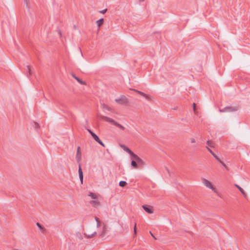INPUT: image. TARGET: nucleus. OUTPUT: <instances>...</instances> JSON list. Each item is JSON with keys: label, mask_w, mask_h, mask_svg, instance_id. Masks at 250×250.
I'll return each mask as SVG.
<instances>
[{"label": "nucleus", "mask_w": 250, "mask_h": 250, "mask_svg": "<svg viewBox=\"0 0 250 250\" xmlns=\"http://www.w3.org/2000/svg\"><path fill=\"white\" fill-rule=\"evenodd\" d=\"M136 91L138 93H139V94H141V93H142V92H141V91H138V90H136Z\"/></svg>", "instance_id": "nucleus-36"}, {"label": "nucleus", "mask_w": 250, "mask_h": 250, "mask_svg": "<svg viewBox=\"0 0 250 250\" xmlns=\"http://www.w3.org/2000/svg\"><path fill=\"white\" fill-rule=\"evenodd\" d=\"M88 196H90L93 199H95L97 198V196L94 193L91 192L89 193Z\"/></svg>", "instance_id": "nucleus-22"}, {"label": "nucleus", "mask_w": 250, "mask_h": 250, "mask_svg": "<svg viewBox=\"0 0 250 250\" xmlns=\"http://www.w3.org/2000/svg\"><path fill=\"white\" fill-rule=\"evenodd\" d=\"M98 117L101 118V119L102 120H104L107 122H109L113 125H114L119 127L120 129H122V130H124L125 129V127L121 125H120V124L118 123L117 122H116L115 121H114L113 119L110 118H109L108 117H106V116H103V115H98Z\"/></svg>", "instance_id": "nucleus-1"}, {"label": "nucleus", "mask_w": 250, "mask_h": 250, "mask_svg": "<svg viewBox=\"0 0 250 250\" xmlns=\"http://www.w3.org/2000/svg\"><path fill=\"white\" fill-rule=\"evenodd\" d=\"M101 106L104 110H107L109 111H111V108L105 104H102Z\"/></svg>", "instance_id": "nucleus-14"}, {"label": "nucleus", "mask_w": 250, "mask_h": 250, "mask_svg": "<svg viewBox=\"0 0 250 250\" xmlns=\"http://www.w3.org/2000/svg\"><path fill=\"white\" fill-rule=\"evenodd\" d=\"M228 112L236 111L239 109L238 106H227Z\"/></svg>", "instance_id": "nucleus-13"}, {"label": "nucleus", "mask_w": 250, "mask_h": 250, "mask_svg": "<svg viewBox=\"0 0 250 250\" xmlns=\"http://www.w3.org/2000/svg\"><path fill=\"white\" fill-rule=\"evenodd\" d=\"M143 208L146 212L149 214H151L153 213V210L152 208L149 206L144 205L143 206Z\"/></svg>", "instance_id": "nucleus-10"}, {"label": "nucleus", "mask_w": 250, "mask_h": 250, "mask_svg": "<svg viewBox=\"0 0 250 250\" xmlns=\"http://www.w3.org/2000/svg\"><path fill=\"white\" fill-rule=\"evenodd\" d=\"M96 234H97V232L96 231H94L92 234H91L90 235H88V234L84 233V235L87 238H91L93 237Z\"/></svg>", "instance_id": "nucleus-19"}, {"label": "nucleus", "mask_w": 250, "mask_h": 250, "mask_svg": "<svg viewBox=\"0 0 250 250\" xmlns=\"http://www.w3.org/2000/svg\"><path fill=\"white\" fill-rule=\"evenodd\" d=\"M207 144L208 145V146H209L210 147H213V146L212 145V143L209 140H208L207 142Z\"/></svg>", "instance_id": "nucleus-25"}, {"label": "nucleus", "mask_w": 250, "mask_h": 250, "mask_svg": "<svg viewBox=\"0 0 250 250\" xmlns=\"http://www.w3.org/2000/svg\"><path fill=\"white\" fill-rule=\"evenodd\" d=\"M115 101L116 103L121 105L126 104L128 102V99L124 95L121 96L119 99H116Z\"/></svg>", "instance_id": "nucleus-3"}, {"label": "nucleus", "mask_w": 250, "mask_h": 250, "mask_svg": "<svg viewBox=\"0 0 250 250\" xmlns=\"http://www.w3.org/2000/svg\"><path fill=\"white\" fill-rule=\"evenodd\" d=\"M39 125L37 123H35V127H39Z\"/></svg>", "instance_id": "nucleus-32"}, {"label": "nucleus", "mask_w": 250, "mask_h": 250, "mask_svg": "<svg viewBox=\"0 0 250 250\" xmlns=\"http://www.w3.org/2000/svg\"><path fill=\"white\" fill-rule=\"evenodd\" d=\"M134 234L136 233V224H135L134 228Z\"/></svg>", "instance_id": "nucleus-30"}, {"label": "nucleus", "mask_w": 250, "mask_h": 250, "mask_svg": "<svg viewBox=\"0 0 250 250\" xmlns=\"http://www.w3.org/2000/svg\"><path fill=\"white\" fill-rule=\"evenodd\" d=\"M202 183L203 184L208 188L211 189L213 191H215V189L213 187L211 183L208 180L205 178H202Z\"/></svg>", "instance_id": "nucleus-5"}, {"label": "nucleus", "mask_w": 250, "mask_h": 250, "mask_svg": "<svg viewBox=\"0 0 250 250\" xmlns=\"http://www.w3.org/2000/svg\"><path fill=\"white\" fill-rule=\"evenodd\" d=\"M59 34H60V36H61V31H59Z\"/></svg>", "instance_id": "nucleus-37"}, {"label": "nucleus", "mask_w": 250, "mask_h": 250, "mask_svg": "<svg viewBox=\"0 0 250 250\" xmlns=\"http://www.w3.org/2000/svg\"><path fill=\"white\" fill-rule=\"evenodd\" d=\"M150 233L151 235L154 238V239H156V238L155 237L154 235H153V234L151 232V231H150Z\"/></svg>", "instance_id": "nucleus-34"}, {"label": "nucleus", "mask_w": 250, "mask_h": 250, "mask_svg": "<svg viewBox=\"0 0 250 250\" xmlns=\"http://www.w3.org/2000/svg\"><path fill=\"white\" fill-rule=\"evenodd\" d=\"M24 2L26 3V6H28L29 3V0H24Z\"/></svg>", "instance_id": "nucleus-27"}, {"label": "nucleus", "mask_w": 250, "mask_h": 250, "mask_svg": "<svg viewBox=\"0 0 250 250\" xmlns=\"http://www.w3.org/2000/svg\"><path fill=\"white\" fill-rule=\"evenodd\" d=\"M140 95L143 97H144L146 100H149L150 99V96L146 95V94H145V93L142 92V93H141Z\"/></svg>", "instance_id": "nucleus-21"}, {"label": "nucleus", "mask_w": 250, "mask_h": 250, "mask_svg": "<svg viewBox=\"0 0 250 250\" xmlns=\"http://www.w3.org/2000/svg\"><path fill=\"white\" fill-rule=\"evenodd\" d=\"M95 219L97 223L100 222V219L97 217H95Z\"/></svg>", "instance_id": "nucleus-31"}, {"label": "nucleus", "mask_w": 250, "mask_h": 250, "mask_svg": "<svg viewBox=\"0 0 250 250\" xmlns=\"http://www.w3.org/2000/svg\"><path fill=\"white\" fill-rule=\"evenodd\" d=\"M72 76L73 77V78H74L75 80H76L77 81V82L80 83V84H83V85H86V83L85 82L82 81L81 79H80V78H79L78 77H77L75 74H74L73 73H72L71 74Z\"/></svg>", "instance_id": "nucleus-11"}, {"label": "nucleus", "mask_w": 250, "mask_h": 250, "mask_svg": "<svg viewBox=\"0 0 250 250\" xmlns=\"http://www.w3.org/2000/svg\"><path fill=\"white\" fill-rule=\"evenodd\" d=\"M100 226V222L97 223V227L99 228Z\"/></svg>", "instance_id": "nucleus-33"}, {"label": "nucleus", "mask_w": 250, "mask_h": 250, "mask_svg": "<svg viewBox=\"0 0 250 250\" xmlns=\"http://www.w3.org/2000/svg\"><path fill=\"white\" fill-rule=\"evenodd\" d=\"M207 149L212 154L214 158L217 160L220 164H221L224 167L227 168L226 165L218 157V156L213 153V152L208 146H207Z\"/></svg>", "instance_id": "nucleus-6"}, {"label": "nucleus", "mask_w": 250, "mask_h": 250, "mask_svg": "<svg viewBox=\"0 0 250 250\" xmlns=\"http://www.w3.org/2000/svg\"><path fill=\"white\" fill-rule=\"evenodd\" d=\"M87 130L91 134L92 138L95 140V141L98 142L103 146L105 147L104 144L102 142V141L99 139L98 136L95 133H94L91 130L89 129H87Z\"/></svg>", "instance_id": "nucleus-2"}, {"label": "nucleus", "mask_w": 250, "mask_h": 250, "mask_svg": "<svg viewBox=\"0 0 250 250\" xmlns=\"http://www.w3.org/2000/svg\"><path fill=\"white\" fill-rule=\"evenodd\" d=\"M141 1H144L145 0H140Z\"/></svg>", "instance_id": "nucleus-38"}, {"label": "nucleus", "mask_w": 250, "mask_h": 250, "mask_svg": "<svg viewBox=\"0 0 250 250\" xmlns=\"http://www.w3.org/2000/svg\"><path fill=\"white\" fill-rule=\"evenodd\" d=\"M76 159L78 162H79L81 160V152L79 146L77 148Z\"/></svg>", "instance_id": "nucleus-8"}, {"label": "nucleus", "mask_w": 250, "mask_h": 250, "mask_svg": "<svg viewBox=\"0 0 250 250\" xmlns=\"http://www.w3.org/2000/svg\"><path fill=\"white\" fill-rule=\"evenodd\" d=\"M108 230L106 226L104 225L103 228L102 232L100 234L99 236L101 238L104 237L106 234Z\"/></svg>", "instance_id": "nucleus-9"}, {"label": "nucleus", "mask_w": 250, "mask_h": 250, "mask_svg": "<svg viewBox=\"0 0 250 250\" xmlns=\"http://www.w3.org/2000/svg\"><path fill=\"white\" fill-rule=\"evenodd\" d=\"M131 165L134 168H139V166H138V165L137 164V162L135 160H134V159H133L132 160L131 163Z\"/></svg>", "instance_id": "nucleus-15"}, {"label": "nucleus", "mask_w": 250, "mask_h": 250, "mask_svg": "<svg viewBox=\"0 0 250 250\" xmlns=\"http://www.w3.org/2000/svg\"><path fill=\"white\" fill-rule=\"evenodd\" d=\"M107 11V9H105L103 10L100 11L99 12L102 14H104Z\"/></svg>", "instance_id": "nucleus-26"}, {"label": "nucleus", "mask_w": 250, "mask_h": 250, "mask_svg": "<svg viewBox=\"0 0 250 250\" xmlns=\"http://www.w3.org/2000/svg\"><path fill=\"white\" fill-rule=\"evenodd\" d=\"M190 142L191 143H194L196 142V141L194 138H192L190 139Z\"/></svg>", "instance_id": "nucleus-29"}, {"label": "nucleus", "mask_w": 250, "mask_h": 250, "mask_svg": "<svg viewBox=\"0 0 250 250\" xmlns=\"http://www.w3.org/2000/svg\"><path fill=\"white\" fill-rule=\"evenodd\" d=\"M227 107H225V108H224L223 109H220L219 110V112H228V110H227Z\"/></svg>", "instance_id": "nucleus-24"}, {"label": "nucleus", "mask_w": 250, "mask_h": 250, "mask_svg": "<svg viewBox=\"0 0 250 250\" xmlns=\"http://www.w3.org/2000/svg\"><path fill=\"white\" fill-rule=\"evenodd\" d=\"M90 203L93 206H98L100 204L99 202L95 200L91 201Z\"/></svg>", "instance_id": "nucleus-23"}, {"label": "nucleus", "mask_w": 250, "mask_h": 250, "mask_svg": "<svg viewBox=\"0 0 250 250\" xmlns=\"http://www.w3.org/2000/svg\"><path fill=\"white\" fill-rule=\"evenodd\" d=\"M235 186L236 187H237L238 188V189L240 191V192L242 193V194L245 197H246V193H245V192L244 191L243 189L242 188H241L239 186H238L237 185H235Z\"/></svg>", "instance_id": "nucleus-17"}, {"label": "nucleus", "mask_w": 250, "mask_h": 250, "mask_svg": "<svg viewBox=\"0 0 250 250\" xmlns=\"http://www.w3.org/2000/svg\"><path fill=\"white\" fill-rule=\"evenodd\" d=\"M36 224H37V226L39 228V229L42 231V233H44L46 229L43 227H42L40 223H37Z\"/></svg>", "instance_id": "nucleus-16"}, {"label": "nucleus", "mask_w": 250, "mask_h": 250, "mask_svg": "<svg viewBox=\"0 0 250 250\" xmlns=\"http://www.w3.org/2000/svg\"><path fill=\"white\" fill-rule=\"evenodd\" d=\"M121 147L123 148V149L128 152L130 156H131V158L133 156V155L135 154L134 152H133L129 148L125 146V145H120Z\"/></svg>", "instance_id": "nucleus-7"}, {"label": "nucleus", "mask_w": 250, "mask_h": 250, "mask_svg": "<svg viewBox=\"0 0 250 250\" xmlns=\"http://www.w3.org/2000/svg\"><path fill=\"white\" fill-rule=\"evenodd\" d=\"M27 69L28 70L29 74L30 75L31 74V69H30V66L29 65H27Z\"/></svg>", "instance_id": "nucleus-28"}, {"label": "nucleus", "mask_w": 250, "mask_h": 250, "mask_svg": "<svg viewBox=\"0 0 250 250\" xmlns=\"http://www.w3.org/2000/svg\"><path fill=\"white\" fill-rule=\"evenodd\" d=\"M127 185V183L125 181H121L119 182V186L121 187H124Z\"/></svg>", "instance_id": "nucleus-20"}, {"label": "nucleus", "mask_w": 250, "mask_h": 250, "mask_svg": "<svg viewBox=\"0 0 250 250\" xmlns=\"http://www.w3.org/2000/svg\"><path fill=\"white\" fill-rule=\"evenodd\" d=\"M104 19H101L96 21L97 26L100 27L104 23Z\"/></svg>", "instance_id": "nucleus-18"}, {"label": "nucleus", "mask_w": 250, "mask_h": 250, "mask_svg": "<svg viewBox=\"0 0 250 250\" xmlns=\"http://www.w3.org/2000/svg\"><path fill=\"white\" fill-rule=\"evenodd\" d=\"M131 158L132 159L135 160L137 162L138 166H144L146 165L145 162L135 154Z\"/></svg>", "instance_id": "nucleus-4"}, {"label": "nucleus", "mask_w": 250, "mask_h": 250, "mask_svg": "<svg viewBox=\"0 0 250 250\" xmlns=\"http://www.w3.org/2000/svg\"><path fill=\"white\" fill-rule=\"evenodd\" d=\"M78 173H79V178H80L81 182L82 184H83V171H82V169L81 168L80 165H79Z\"/></svg>", "instance_id": "nucleus-12"}, {"label": "nucleus", "mask_w": 250, "mask_h": 250, "mask_svg": "<svg viewBox=\"0 0 250 250\" xmlns=\"http://www.w3.org/2000/svg\"><path fill=\"white\" fill-rule=\"evenodd\" d=\"M193 109L195 111V104L193 103Z\"/></svg>", "instance_id": "nucleus-35"}]
</instances>
